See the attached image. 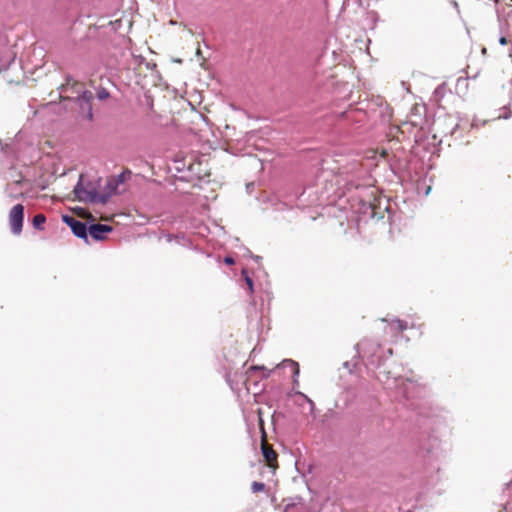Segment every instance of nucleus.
Masks as SVG:
<instances>
[{"instance_id": "f257e3e1", "label": "nucleus", "mask_w": 512, "mask_h": 512, "mask_svg": "<svg viewBox=\"0 0 512 512\" xmlns=\"http://www.w3.org/2000/svg\"><path fill=\"white\" fill-rule=\"evenodd\" d=\"M81 179L82 176L80 177V181L75 185L73 192L78 200L90 203L105 204L111 196L116 193L117 187L120 185L115 183L113 177H110L106 182L104 192L99 193L95 187L85 188L81 183Z\"/></svg>"}, {"instance_id": "f03ea898", "label": "nucleus", "mask_w": 512, "mask_h": 512, "mask_svg": "<svg viewBox=\"0 0 512 512\" xmlns=\"http://www.w3.org/2000/svg\"><path fill=\"white\" fill-rule=\"evenodd\" d=\"M24 219V206L16 204L9 213V224L13 234L19 235L22 232Z\"/></svg>"}, {"instance_id": "7ed1b4c3", "label": "nucleus", "mask_w": 512, "mask_h": 512, "mask_svg": "<svg viewBox=\"0 0 512 512\" xmlns=\"http://www.w3.org/2000/svg\"><path fill=\"white\" fill-rule=\"evenodd\" d=\"M112 231V227L107 224H91L88 228V234L97 241L105 239L106 234Z\"/></svg>"}, {"instance_id": "20e7f679", "label": "nucleus", "mask_w": 512, "mask_h": 512, "mask_svg": "<svg viewBox=\"0 0 512 512\" xmlns=\"http://www.w3.org/2000/svg\"><path fill=\"white\" fill-rule=\"evenodd\" d=\"M93 100V93L91 91L85 90L78 97V103L82 111H87V118L91 121L93 119L92 113V105L91 102Z\"/></svg>"}, {"instance_id": "39448f33", "label": "nucleus", "mask_w": 512, "mask_h": 512, "mask_svg": "<svg viewBox=\"0 0 512 512\" xmlns=\"http://www.w3.org/2000/svg\"><path fill=\"white\" fill-rule=\"evenodd\" d=\"M73 225L70 227L73 234L78 237V238H81L83 240H85L86 242H88V228L87 227V224L85 222H82V221H79L77 220L76 222H72Z\"/></svg>"}, {"instance_id": "423d86ee", "label": "nucleus", "mask_w": 512, "mask_h": 512, "mask_svg": "<svg viewBox=\"0 0 512 512\" xmlns=\"http://www.w3.org/2000/svg\"><path fill=\"white\" fill-rule=\"evenodd\" d=\"M261 449L263 457L269 467L275 469L277 467V453L267 444H263Z\"/></svg>"}, {"instance_id": "0eeeda50", "label": "nucleus", "mask_w": 512, "mask_h": 512, "mask_svg": "<svg viewBox=\"0 0 512 512\" xmlns=\"http://www.w3.org/2000/svg\"><path fill=\"white\" fill-rule=\"evenodd\" d=\"M283 367H289L291 369V372H292V375H293V378H294V383H297L298 380H297V377L299 376V365L297 362L291 360V359H286L282 362L281 364Z\"/></svg>"}, {"instance_id": "6e6552de", "label": "nucleus", "mask_w": 512, "mask_h": 512, "mask_svg": "<svg viewBox=\"0 0 512 512\" xmlns=\"http://www.w3.org/2000/svg\"><path fill=\"white\" fill-rule=\"evenodd\" d=\"M46 222V217L44 214H36L32 219L33 227L37 230H44V224Z\"/></svg>"}, {"instance_id": "1a4fd4ad", "label": "nucleus", "mask_w": 512, "mask_h": 512, "mask_svg": "<svg viewBox=\"0 0 512 512\" xmlns=\"http://www.w3.org/2000/svg\"><path fill=\"white\" fill-rule=\"evenodd\" d=\"M508 26H509V24L507 21L500 22L501 36L499 38V43L503 46L507 44L506 32H507Z\"/></svg>"}, {"instance_id": "9d476101", "label": "nucleus", "mask_w": 512, "mask_h": 512, "mask_svg": "<svg viewBox=\"0 0 512 512\" xmlns=\"http://www.w3.org/2000/svg\"><path fill=\"white\" fill-rule=\"evenodd\" d=\"M132 175V172L129 169H125L122 173L117 176H113L116 184H122L127 181Z\"/></svg>"}, {"instance_id": "9b49d317", "label": "nucleus", "mask_w": 512, "mask_h": 512, "mask_svg": "<svg viewBox=\"0 0 512 512\" xmlns=\"http://www.w3.org/2000/svg\"><path fill=\"white\" fill-rule=\"evenodd\" d=\"M390 326L392 329L400 331V332L406 330L408 327L407 322L400 320V319H395V320L391 321Z\"/></svg>"}, {"instance_id": "f8f14e48", "label": "nucleus", "mask_w": 512, "mask_h": 512, "mask_svg": "<svg viewBox=\"0 0 512 512\" xmlns=\"http://www.w3.org/2000/svg\"><path fill=\"white\" fill-rule=\"evenodd\" d=\"M265 484L263 482L254 481L251 484V490L253 493L262 492L265 490Z\"/></svg>"}, {"instance_id": "ddd939ff", "label": "nucleus", "mask_w": 512, "mask_h": 512, "mask_svg": "<svg viewBox=\"0 0 512 512\" xmlns=\"http://www.w3.org/2000/svg\"><path fill=\"white\" fill-rule=\"evenodd\" d=\"M242 274L244 275L245 282L247 284L249 292L252 293L254 290V283H253L252 278L247 274V272L245 270L242 271Z\"/></svg>"}, {"instance_id": "4468645a", "label": "nucleus", "mask_w": 512, "mask_h": 512, "mask_svg": "<svg viewBox=\"0 0 512 512\" xmlns=\"http://www.w3.org/2000/svg\"><path fill=\"white\" fill-rule=\"evenodd\" d=\"M97 97L99 100H105L109 97V92L104 88L99 89L97 92Z\"/></svg>"}, {"instance_id": "2eb2a0df", "label": "nucleus", "mask_w": 512, "mask_h": 512, "mask_svg": "<svg viewBox=\"0 0 512 512\" xmlns=\"http://www.w3.org/2000/svg\"><path fill=\"white\" fill-rule=\"evenodd\" d=\"M77 219L71 217V216H68V215H64L63 216V222L66 223L69 227H71L73 225L72 222H76Z\"/></svg>"}, {"instance_id": "dca6fc26", "label": "nucleus", "mask_w": 512, "mask_h": 512, "mask_svg": "<svg viewBox=\"0 0 512 512\" xmlns=\"http://www.w3.org/2000/svg\"><path fill=\"white\" fill-rule=\"evenodd\" d=\"M224 262H225L227 265H232V264H234V263H235V260H234L232 257H230V256H226V257L224 258Z\"/></svg>"}, {"instance_id": "f3484780", "label": "nucleus", "mask_w": 512, "mask_h": 512, "mask_svg": "<svg viewBox=\"0 0 512 512\" xmlns=\"http://www.w3.org/2000/svg\"><path fill=\"white\" fill-rule=\"evenodd\" d=\"M303 397H305V399L307 400V402L310 404V406L313 408L314 407V402L308 398L306 395L302 394Z\"/></svg>"}, {"instance_id": "a211bd4d", "label": "nucleus", "mask_w": 512, "mask_h": 512, "mask_svg": "<svg viewBox=\"0 0 512 512\" xmlns=\"http://www.w3.org/2000/svg\"><path fill=\"white\" fill-rule=\"evenodd\" d=\"M250 369L254 370V371L255 370H265V368L263 366H252Z\"/></svg>"}, {"instance_id": "6ab92c4d", "label": "nucleus", "mask_w": 512, "mask_h": 512, "mask_svg": "<svg viewBox=\"0 0 512 512\" xmlns=\"http://www.w3.org/2000/svg\"><path fill=\"white\" fill-rule=\"evenodd\" d=\"M360 167V164L359 163H355L354 166H353V169H358Z\"/></svg>"}, {"instance_id": "aec40b11", "label": "nucleus", "mask_w": 512, "mask_h": 512, "mask_svg": "<svg viewBox=\"0 0 512 512\" xmlns=\"http://www.w3.org/2000/svg\"><path fill=\"white\" fill-rule=\"evenodd\" d=\"M387 352H388V354H389V355H392V354H393V350H392L391 348H390V349H388V351H387Z\"/></svg>"}]
</instances>
